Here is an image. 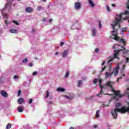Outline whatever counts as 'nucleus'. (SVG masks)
Returning a JSON list of instances; mask_svg holds the SVG:
<instances>
[{"label": "nucleus", "mask_w": 129, "mask_h": 129, "mask_svg": "<svg viewBox=\"0 0 129 129\" xmlns=\"http://www.w3.org/2000/svg\"><path fill=\"white\" fill-rule=\"evenodd\" d=\"M99 111H100V110H97L96 112V115L95 116L96 117H99L100 115H99Z\"/></svg>", "instance_id": "obj_22"}, {"label": "nucleus", "mask_w": 129, "mask_h": 129, "mask_svg": "<svg viewBox=\"0 0 129 129\" xmlns=\"http://www.w3.org/2000/svg\"><path fill=\"white\" fill-rule=\"evenodd\" d=\"M13 23L15 24V25H17V26H19V24L18 23V22L16 20H14L13 21Z\"/></svg>", "instance_id": "obj_27"}, {"label": "nucleus", "mask_w": 129, "mask_h": 129, "mask_svg": "<svg viewBox=\"0 0 129 129\" xmlns=\"http://www.w3.org/2000/svg\"><path fill=\"white\" fill-rule=\"evenodd\" d=\"M102 25H101V21H99V28H101L102 27Z\"/></svg>", "instance_id": "obj_36"}, {"label": "nucleus", "mask_w": 129, "mask_h": 129, "mask_svg": "<svg viewBox=\"0 0 129 129\" xmlns=\"http://www.w3.org/2000/svg\"><path fill=\"white\" fill-rule=\"evenodd\" d=\"M6 25H9V21H8V20H6L5 22Z\"/></svg>", "instance_id": "obj_44"}, {"label": "nucleus", "mask_w": 129, "mask_h": 129, "mask_svg": "<svg viewBox=\"0 0 129 129\" xmlns=\"http://www.w3.org/2000/svg\"><path fill=\"white\" fill-rule=\"evenodd\" d=\"M116 106H117V107L120 106V104H119V103H117V104H116Z\"/></svg>", "instance_id": "obj_45"}, {"label": "nucleus", "mask_w": 129, "mask_h": 129, "mask_svg": "<svg viewBox=\"0 0 129 129\" xmlns=\"http://www.w3.org/2000/svg\"><path fill=\"white\" fill-rule=\"evenodd\" d=\"M70 74V73L69 72V71L67 72L64 76L65 78H68V77H69Z\"/></svg>", "instance_id": "obj_20"}, {"label": "nucleus", "mask_w": 129, "mask_h": 129, "mask_svg": "<svg viewBox=\"0 0 129 129\" xmlns=\"http://www.w3.org/2000/svg\"><path fill=\"white\" fill-rule=\"evenodd\" d=\"M88 2L90 4V6L92 7V8H94L95 4H94V3H93V1H92V0H88Z\"/></svg>", "instance_id": "obj_14"}, {"label": "nucleus", "mask_w": 129, "mask_h": 129, "mask_svg": "<svg viewBox=\"0 0 129 129\" xmlns=\"http://www.w3.org/2000/svg\"><path fill=\"white\" fill-rule=\"evenodd\" d=\"M99 86L101 88V90L100 93L96 94L97 96H100L101 95L103 94V91H102V89L103 88V87H104V86H102L101 85H99Z\"/></svg>", "instance_id": "obj_9"}, {"label": "nucleus", "mask_w": 129, "mask_h": 129, "mask_svg": "<svg viewBox=\"0 0 129 129\" xmlns=\"http://www.w3.org/2000/svg\"><path fill=\"white\" fill-rule=\"evenodd\" d=\"M21 93H22V90H19V91H18V96H20V95H21Z\"/></svg>", "instance_id": "obj_32"}, {"label": "nucleus", "mask_w": 129, "mask_h": 129, "mask_svg": "<svg viewBox=\"0 0 129 129\" xmlns=\"http://www.w3.org/2000/svg\"><path fill=\"white\" fill-rule=\"evenodd\" d=\"M127 107L123 106L119 108H115L114 111H112L111 113L113 118L114 119H116L117 117V112H120V113H125L126 112H128L129 113V102L127 103Z\"/></svg>", "instance_id": "obj_1"}, {"label": "nucleus", "mask_w": 129, "mask_h": 129, "mask_svg": "<svg viewBox=\"0 0 129 129\" xmlns=\"http://www.w3.org/2000/svg\"><path fill=\"white\" fill-rule=\"evenodd\" d=\"M92 36H94V37H95V36H96V31L95 30V29H93L92 30Z\"/></svg>", "instance_id": "obj_18"}, {"label": "nucleus", "mask_w": 129, "mask_h": 129, "mask_svg": "<svg viewBox=\"0 0 129 129\" xmlns=\"http://www.w3.org/2000/svg\"><path fill=\"white\" fill-rule=\"evenodd\" d=\"M53 103V102H52V101H49V102H48V104H52Z\"/></svg>", "instance_id": "obj_48"}, {"label": "nucleus", "mask_w": 129, "mask_h": 129, "mask_svg": "<svg viewBox=\"0 0 129 129\" xmlns=\"http://www.w3.org/2000/svg\"><path fill=\"white\" fill-rule=\"evenodd\" d=\"M115 72H112L114 73V76H116L118 74V70H119V66H117L115 68Z\"/></svg>", "instance_id": "obj_6"}, {"label": "nucleus", "mask_w": 129, "mask_h": 129, "mask_svg": "<svg viewBox=\"0 0 129 129\" xmlns=\"http://www.w3.org/2000/svg\"><path fill=\"white\" fill-rule=\"evenodd\" d=\"M125 31H126V28H122V32H125Z\"/></svg>", "instance_id": "obj_40"}, {"label": "nucleus", "mask_w": 129, "mask_h": 129, "mask_svg": "<svg viewBox=\"0 0 129 129\" xmlns=\"http://www.w3.org/2000/svg\"><path fill=\"white\" fill-rule=\"evenodd\" d=\"M106 8H107V10L108 11V12H110V9H109V7H108V6H107Z\"/></svg>", "instance_id": "obj_39"}, {"label": "nucleus", "mask_w": 129, "mask_h": 129, "mask_svg": "<svg viewBox=\"0 0 129 129\" xmlns=\"http://www.w3.org/2000/svg\"><path fill=\"white\" fill-rule=\"evenodd\" d=\"M23 102H25V100L23 98H19L18 100V103L19 104H22Z\"/></svg>", "instance_id": "obj_12"}, {"label": "nucleus", "mask_w": 129, "mask_h": 129, "mask_svg": "<svg viewBox=\"0 0 129 129\" xmlns=\"http://www.w3.org/2000/svg\"><path fill=\"white\" fill-rule=\"evenodd\" d=\"M105 106L107 107V106H108V105H106V104H103L102 105V107H105Z\"/></svg>", "instance_id": "obj_43"}, {"label": "nucleus", "mask_w": 129, "mask_h": 129, "mask_svg": "<svg viewBox=\"0 0 129 129\" xmlns=\"http://www.w3.org/2000/svg\"><path fill=\"white\" fill-rule=\"evenodd\" d=\"M17 110L18 112H23L24 111V108L21 106H18L17 107Z\"/></svg>", "instance_id": "obj_13"}, {"label": "nucleus", "mask_w": 129, "mask_h": 129, "mask_svg": "<svg viewBox=\"0 0 129 129\" xmlns=\"http://www.w3.org/2000/svg\"><path fill=\"white\" fill-rule=\"evenodd\" d=\"M114 82L112 81H109L105 84V86L111 89L112 92L114 93L115 96H118L119 98H121V97H123V94H120V91H115L113 88V85H114Z\"/></svg>", "instance_id": "obj_3"}, {"label": "nucleus", "mask_w": 129, "mask_h": 129, "mask_svg": "<svg viewBox=\"0 0 129 129\" xmlns=\"http://www.w3.org/2000/svg\"><path fill=\"white\" fill-rule=\"evenodd\" d=\"M99 85H101V79H99Z\"/></svg>", "instance_id": "obj_46"}, {"label": "nucleus", "mask_w": 129, "mask_h": 129, "mask_svg": "<svg viewBox=\"0 0 129 129\" xmlns=\"http://www.w3.org/2000/svg\"><path fill=\"white\" fill-rule=\"evenodd\" d=\"M43 2H44V3H46V0H43Z\"/></svg>", "instance_id": "obj_63"}, {"label": "nucleus", "mask_w": 129, "mask_h": 129, "mask_svg": "<svg viewBox=\"0 0 129 129\" xmlns=\"http://www.w3.org/2000/svg\"><path fill=\"white\" fill-rule=\"evenodd\" d=\"M66 97V98H67L68 99H71L70 97L68 96H65Z\"/></svg>", "instance_id": "obj_49"}, {"label": "nucleus", "mask_w": 129, "mask_h": 129, "mask_svg": "<svg viewBox=\"0 0 129 129\" xmlns=\"http://www.w3.org/2000/svg\"><path fill=\"white\" fill-rule=\"evenodd\" d=\"M119 80V78H117V82H118V81Z\"/></svg>", "instance_id": "obj_61"}, {"label": "nucleus", "mask_w": 129, "mask_h": 129, "mask_svg": "<svg viewBox=\"0 0 129 129\" xmlns=\"http://www.w3.org/2000/svg\"><path fill=\"white\" fill-rule=\"evenodd\" d=\"M42 9V7H41V6H38V7H37V10H38V11H41V9Z\"/></svg>", "instance_id": "obj_35"}, {"label": "nucleus", "mask_w": 129, "mask_h": 129, "mask_svg": "<svg viewBox=\"0 0 129 129\" xmlns=\"http://www.w3.org/2000/svg\"><path fill=\"white\" fill-rule=\"evenodd\" d=\"M119 78V79H121V78H122V77H120L119 78Z\"/></svg>", "instance_id": "obj_62"}, {"label": "nucleus", "mask_w": 129, "mask_h": 129, "mask_svg": "<svg viewBox=\"0 0 129 129\" xmlns=\"http://www.w3.org/2000/svg\"><path fill=\"white\" fill-rule=\"evenodd\" d=\"M112 74H113V72H112L111 73L106 72L105 75L106 78H108V77L111 78V76H112Z\"/></svg>", "instance_id": "obj_11"}, {"label": "nucleus", "mask_w": 129, "mask_h": 129, "mask_svg": "<svg viewBox=\"0 0 129 129\" xmlns=\"http://www.w3.org/2000/svg\"><path fill=\"white\" fill-rule=\"evenodd\" d=\"M57 91H59V92H64V91H65V89L59 87L57 88Z\"/></svg>", "instance_id": "obj_15"}, {"label": "nucleus", "mask_w": 129, "mask_h": 129, "mask_svg": "<svg viewBox=\"0 0 129 129\" xmlns=\"http://www.w3.org/2000/svg\"><path fill=\"white\" fill-rule=\"evenodd\" d=\"M111 6H112V7H115V4H111Z\"/></svg>", "instance_id": "obj_55"}, {"label": "nucleus", "mask_w": 129, "mask_h": 129, "mask_svg": "<svg viewBox=\"0 0 129 129\" xmlns=\"http://www.w3.org/2000/svg\"><path fill=\"white\" fill-rule=\"evenodd\" d=\"M52 21H53V20H52V19H49V23H51V22H52Z\"/></svg>", "instance_id": "obj_54"}, {"label": "nucleus", "mask_w": 129, "mask_h": 129, "mask_svg": "<svg viewBox=\"0 0 129 129\" xmlns=\"http://www.w3.org/2000/svg\"><path fill=\"white\" fill-rule=\"evenodd\" d=\"M3 16L4 18H8L9 17V15L7 13H3Z\"/></svg>", "instance_id": "obj_25"}, {"label": "nucleus", "mask_w": 129, "mask_h": 129, "mask_svg": "<svg viewBox=\"0 0 129 129\" xmlns=\"http://www.w3.org/2000/svg\"><path fill=\"white\" fill-rule=\"evenodd\" d=\"M82 85V81H79L77 85L78 87H80Z\"/></svg>", "instance_id": "obj_21"}, {"label": "nucleus", "mask_w": 129, "mask_h": 129, "mask_svg": "<svg viewBox=\"0 0 129 129\" xmlns=\"http://www.w3.org/2000/svg\"><path fill=\"white\" fill-rule=\"evenodd\" d=\"M113 60V58L111 57H109L107 58V63L109 65L110 68H111V67L110 66V65H111V63H110V62H111V61H112Z\"/></svg>", "instance_id": "obj_8"}, {"label": "nucleus", "mask_w": 129, "mask_h": 129, "mask_svg": "<svg viewBox=\"0 0 129 129\" xmlns=\"http://www.w3.org/2000/svg\"><path fill=\"white\" fill-rule=\"evenodd\" d=\"M50 95V92L49 91H46V98H47L48 96Z\"/></svg>", "instance_id": "obj_26"}, {"label": "nucleus", "mask_w": 129, "mask_h": 129, "mask_svg": "<svg viewBox=\"0 0 129 129\" xmlns=\"http://www.w3.org/2000/svg\"><path fill=\"white\" fill-rule=\"evenodd\" d=\"M94 128H96V127H97V125H94Z\"/></svg>", "instance_id": "obj_56"}, {"label": "nucleus", "mask_w": 129, "mask_h": 129, "mask_svg": "<svg viewBox=\"0 0 129 129\" xmlns=\"http://www.w3.org/2000/svg\"><path fill=\"white\" fill-rule=\"evenodd\" d=\"M104 64H105V61H103L102 63V66H103V65H104Z\"/></svg>", "instance_id": "obj_53"}, {"label": "nucleus", "mask_w": 129, "mask_h": 129, "mask_svg": "<svg viewBox=\"0 0 129 129\" xmlns=\"http://www.w3.org/2000/svg\"><path fill=\"white\" fill-rule=\"evenodd\" d=\"M26 12L29 13H33V8L31 7H27L26 8Z\"/></svg>", "instance_id": "obj_10"}, {"label": "nucleus", "mask_w": 129, "mask_h": 129, "mask_svg": "<svg viewBox=\"0 0 129 129\" xmlns=\"http://www.w3.org/2000/svg\"><path fill=\"white\" fill-rule=\"evenodd\" d=\"M10 32L12 34H17L18 31H17L16 29H12L10 30Z\"/></svg>", "instance_id": "obj_16"}, {"label": "nucleus", "mask_w": 129, "mask_h": 129, "mask_svg": "<svg viewBox=\"0 0 129 129\" xmlns=\"http://www.w3.org/2000/svg\"><path fill=\"white\" fill-rule=\"evenodd\" d=\"M22 62L23 63H26L27 62H28V58H24Z\"/></svg>", "instance_id": "obj_29"}, {"label": "nucleus", "mask_w": 129, "mask_h": 129, "mask_svg": "<svg viewBox=\"0 0 129 129\" xmlns=\"http://www.w3.org/2000/svg\"><path fill=\"white\" fill-rule=\"evenodd\" d=\"M129 93V87L127 88V89L125 92V94H128Z\"/></svg>", "instance_id": "obj_28"}, {"label": "nucleus", "mask_w": 129, "mask_h": 129, "mask_svg": "<svg viewBox=\"0 0 129 129\" xmlns=\"http://www.w3.org/2000/svg\"><path fill=\"white\" fill-rule=\"evenodd\" d=\"M14 79H17V78H18V76H17V75L14 76Z\"/></svg>", "instance_id": "obj_47"}, {"label": "nucleus", "mask_w": 129, "mask_h": 129, "mask_svg": "<svg viewBox=\"0 0 129 129\" xmlns=\"http://www.w3.org/2000/svg\"><path fill=\"white\" fill-rule=\"evenodd\" d=\"M11 127H12V124H10V123H8V124L7 125L6 128H7V129H10V128H11Z\"/></svg>", "instance_id": "obj_23"}, {"label": "nucleus", "mask_w": 129, "mask_h": 129, "mask_svg": "<svg viewBox=\"0 0 129 129\" xmlns=\"http://www.w3.org/2000/svg\"><path fill=\"white\" fill-rule=\"evenodd\" d=\"M29 66L30 67H33V63L30 62V63H29Z\"/></svg>", "instance_id": "obj_42"}, {"label": "nucleus", "mask_w": 129, "mask_h": 129, "mask_svg": "<svg viewBox=\"0 0 129 129\" xmlns=\"http://www.w3.org/2000/svg\"><path fill=\"white\" fill-rule=\"evenodd\" d=\"M32 103H33V100L32 99H30L29 104H31Z\"/></svg>", "instance_id": "obj_33"}, {"label": "nucleus", "mask_w": 129, "mask_h": 129, "mask_svg": "<svg viewBox=\"0 0 129 129\" xmlns=\"http://www.w3.org/2000/svg\"><path fill=\"white\" fill-rule=\"evenodd\" d=\"M126 61H127V62L128 61V60H129V58H126Z\"/></svg>", "instance_id": "obj_60"}, {"label": "nucleus", "mask_w": 129, "mask_h": 129, "mask_svg": "<svg viewBox=\"0 0 129 129\" xmlns=\"http://www.w3.org/2000/svg\"><path fill=\"white\" fill-rule=\"evenodd\" d=\"M63 45H64V42H61L60 43V46L61 47H62V46H63Z\"/></svg>", "instance_id": "obj_41"}, {"label": "nucleus", "mask_w": 129, "mask_h": 129, "mask_svg": "<svg viewBox=\"0 0 129 129\" xmlns=\"http://www.w3.org/2000/svg\"><path fill=\"white\" fill-rule=\"evenodd\" d=\"M121 48H122V49H119V50H114V52H115V53L114 54V58H115V59H119L118 58V54H119V52H120V51H123L125 50V48L124 47V46H121Z\"/></svg>", "instance_id": "obj_4"}, {"label": "nucleus", "mask_w": 129, "mask_h": 129, "mask_svg": "<svg viewBox=\"0 0 129 129\" xmlns=\"http://www.w3.org/2000/svg\"><path fill=\"white\" fill-rule=\"evenodd\" d=\"M112 27V29L113 30L111 32V34H112V36H114V38H113V40L115 41H120V38L117 36L118 35V33H117L118 31V29H120V24H115L114 22L111 24Z\"/></svg>", "instance_id": "obj_2"}, {"label": "nucleus", "mask_w": 129, "mask_h": 129, "mask_svg": "<svg viewBox=\"0 0 129 129\" xmlns=\"http://www.w3.org/2000/svg\"><path fill=\"white\" fill-rule=\"evenodd\" d=\"M129 52V50H127L125 52H123V53H127Z\"/></svg>", "instance_id": "obj_52"}, {"label": "nucleus", "mask_w": 129, "mask_h": 129, "mask_svg": "<svg viewBox=\"0 0 129 129\" xmlns=\"http://www.w3.org/2000/svg\"><path fill=\"white\" fill-rule=\"evenodd\" d=\"M123 21H127L128 20V17H126L123 18Z\"/></svg>", "instance_id": "obj_34"}, {"label": "nucleus", "mask_w": 129, "mask_h": 129, "mask_svg": "<svg viewBox=\"0 0 129 129\" xmlns=\"http://www.w3.org/2000/svg\"><path fill=\"white\" fill-rule=\"evenodd\" d=\"M5 8L7 9L8 8H11V3H7L5 5Z\"/></svg>", "instance_id": "obj_19"}, {"label": "nucleus", "mask_w": 129, "mask_h": 129, "mask_svg": "<svg viewBox=\"0 0 129 129\" xmlns=\"http://www.w3.org/2000/svg\"><path fill=\"white\" fill-rule=\"evenodd\" d=\"M97 80H98L97 79H94V80H93L94 84H95L97 83Z\"/></svg>", "instance_id": "obj_30"}, {"label": "nucleus", "mask_w": 129, "mask_h": 129, "mask_svg": "<svg viewBox=\"0 0 129 129\" xmlns=\"http://www.w3.org/2000/svg\"><path fill=\"white\" fill-rule=\"evenodd\" d=\"M75 7L76 8V10H80L81 9V3L80 2H75Z\"/></svg>", "instance_id": "obj_5"}, {"label": "nucleus", "mask_w": 129, "mask_h": 129, "mask_svg": "<svg viewBox=\"0 0 129 129\" xmlns=\"http://www.w3.org/2000/svg\"><path fill=\"white\" fill-rule=\"evenodd\" d=\"M32 32H36V30L34 29H32Z\"/></svg>", "instance_id": "obj_58"}, {"label": "nucleus", "mask_w": 129, "mask_h": 129, "mask_svg": "<svg viewBox=\"0 0 129 129\" xmlns=\"http://www.w3.org/2000/svg\"><path fill=\"white\" fill-rule=\"evenodd\" d=\"M117 46H120V45L119 44H116Z\"/></svg>", "instance_id": "obj_64"}, {"label": "nucleus", "mask_w": 129, "mask_h": 129, "mask_svg": "<svg viewBox=\"0 0 129 129\" xmlns=\"http://www.w3.org/2000/svg\"><path fill=\"white\" fill-rule=\"evenodd\" d=\"M58 54H59L58 52H56L55 53V55H58Z\"/></svg>", "instance_id": "obj_57"}, {"label": "nucleus", "mask_w": 129, "mask_h": 129, "mask_svg": "<svg viewBox=\"0 0 129 129\" xmlns=\"http://www.w3.org/2000/svg\"><path fill=\"white\" fill-rule=\"evenodd\" d=\"M68 54V50H64V52H63L62 56L63 58H65L66 56V55Z\"/></svg>", "instance_id": "obj_17"}, {"label": "nucleus", "mask_w": 129, "mask_h": 129, "mask_svg": "<svg viewBox=\"0 0 129 129\" xmlns=\"http://www.w3.org/2000/svg\"><path fill=\"white\" fill-rule=\"evenodd\" d=\"M69 129H74V127H70Z\"/></svg>", "instance_id": "obj_59"}, {"label": "nucleus", "mask_w": 129, "mask_h": 129, "mask_svg": "<svg viewBox=\"0 0 129 129\" xmlns=\"http://www.w3.org/2000/svg\"><path fill=\"white\" fill-rule=\"evenodd\" d=\"M120 41H121V42H122V43H123L124 46H125V45H126V42L125 41H124V39H121Z\"/></svg>", "instance_id": "obj_24"}, {"label": "nucleus", "mask_w": 129, "mask_h": 129, "mask_svg": "<svg viewBox=\"0 0 129 129\" xmlns=\"http://www.w3.org/2000/svg\"><path fill=\"white\" fill-rule=\"evenodd\" d=\"M42 21L45 23L46 22V18H44Z\"/></svg>", "instance_id": "obj_50"}, {"label": "nucleus", "mask_w": 129, "mask_h": 129, "mask_svg": "<svg viewBox=\"0 0 129 129\" xmlns=\"http://www.w3.org/2000/svg\"><path fill=\"white\" fill-rule=\"evenodd\" d=\"M125 64H123L122 69L124 70V68H125Z\"/></svg>", "instance_id": "obj_51"}, {"label": "nucleus", "mask_w": 129, "mask_h": 129, "mask_svg": "<svg viewBox=\"0 0 129 129\" xmlns=\"http://www.w3.org/2000/svg\"><path fill=\"white\" fill-rule=\"evenodd\" d=\"M105 69H106V66L104 67V68H102V70L101 71V72H102L104 71L105 70Z\"/></svg>", "instance_id": "obj_31"}, {"label": "nucleus", "mask_w": 129, "mask_h": 129, "mask_svg": "<svg viewBox=\"0 0 129 129\" xmlns=\"http://www.w3.org/2000/svg\"><path fill=\"white\" fill-rule=\"evenodd\" d=\"M1 95H2V96H3V97H5V98H7L8 97V96H9V95H8V93H7V92L4 90H2L1 91Z\"/></svg>", "instance_id": "obj_7"}, {"label": "nucleus", "mask_w": 129, "mask_h": 129, "mask_svg": "<svg viewBox=\"0 0 129 129\" xmlns=\"http://www.w3.org/2000/svg\"><path fill=\"white\" fill-rule=\"evenodd\" d=\"M38 74V73L37 72H34L33 74L32 75H33V76H35V75H37Z\"/></svg>", "instance_id": "obj_37"}, {"label": "nucleus", "mask_w": 129, "mask_h": 129, "mask_svg": "<svg viewBox=\"0 0 129 129\" xmlns=\"http://www.w3.org/2000/svg\"><path fill=\"white\" fill-rule=\"evenodd\" d=\"M95 52L96 53H98V52H99V49L98 48H96L95 50Z\"/></svg>", "instance_id": "obj_38"}]
</instances>
